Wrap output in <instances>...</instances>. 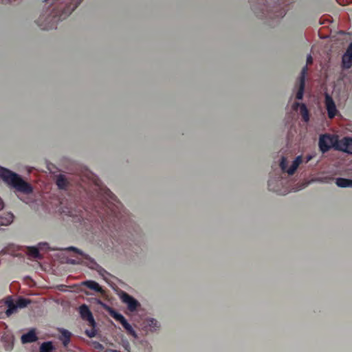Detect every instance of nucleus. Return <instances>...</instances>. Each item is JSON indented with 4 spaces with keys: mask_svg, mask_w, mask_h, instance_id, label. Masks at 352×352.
<instances>
[{
    "mask_svg": "<svg viewBox=\"0 0 352 352\" xmlns=\"http://www.w3.org/2000/svg\"><path fill=\"white\" fill-rule=\"evenodd\" d=\"M91 179L94 184L92 197L98 199L102 204L103 208H95V212L101 218L102 221L107 225L109 222L115 226L116 221H125L126 211L122 204L117 199L116 196L103 186L100 179L91 174Z\"/></svg>",
    "mask_w": 352,
    "mask_h": 352,
    "instance_id": "1",
    "label": "nucleus"
},
{
    "mask_svg": "<svg viewBox=\"0 0 352 352\" xmlns=\"http://www.w3.org/2000/svg\"><path fill=\"white\" fill-rule=\"evenodd\" d=\"M78 1H45L38 19L36 21L42 30L56 28V24L67 18L77 7Z\"/></svg>",
    "mask_w": 352,
    "mask_h": 352,
    "instance_id": "2",
    "label": "nucleus"
},
{
    "mask_svg": "<svg viewBox=\"0 0 352 352\" xmlns=\"http://www.w3.org/2000/svg\"><path fill=\"white\" fill-rule=\"evenodd\" d=\"M253 10L259 17L282 18L286 14L280 1H256Z\"/></svg>",
    "mask_w": 352,
    "mask_h": 352,
    "instance_id": "3",
    "label": "nucleus"
},
{
    "mask_svg": "<svg viewBox=\"0 0 352 352\" xmlns=\"http://www.w3.org/2000/svg\"><path fill=\"white\" fill-rule=\"evenodd\" d=\"M0 177L10 187L17 192L29 195L33 192L32 185L22 179V177L9 169L0 167Z\"/></svg>",
    "mask_w": 352,
    "mask_h": 352,
    "instance_id": "4",
    "label": "nucleus"
},
{
    "mask_svg": "<svg viewBox=\"0 0 352 352\" xmlns=\"http://www.w3.org/2000/svg\"><path fill=\"white\" fill-rule=\"evenodd\" d=\"M65 250L74 251L82 256L80 258L78 259L69 258L67 260V263L72 265H84L91 270H96L99 274V275L101 276L103 279L107 281L109 280V278L111 277V274L107 271H106L102 267L98 264L93 258L89 256L88 254H85L80 250L73 246H69L65 248Z\"/></svg>",
    "mask_w": 352,
    "mask_h": 352,
    "instance_id": "5",
    "label": "nucleus"
},
{
    "mask_svg": "<svg viewBox=\"0 0 352 352\" xmlns=\"http://www.w3.org/2000/svg\"><path fill=\"white\" fill-rule=\"evenodd\" d=\"M98 304L100 305L106 311H107L112 318H113L116 321L119 322L122 325L123 328L126 330L129 335L132 336L135 338L138 337L135 331L121 314L117 312L112 307H109L100 300H98Z\"/></svg>",
    "mask_w": 352,
    "mask_h": 352,
    "instance_id": "6",
    "label": "nucleus"
},
{
    "mask_svg": "<svg viewBox=\"0 0 352 352\" xmlns=\"http://www.w3.org/2000/svg\"><path fill=\"white\" fill-rule=\"evenodd\" d=\"M337 142L336 138L329 134H324L320 136L319 148L322 153L327 152L331 147L336 145Z\"/></svg>",
    "mask_w": 352,
    "mask_h": 352,
    "instance_id": "7",
    "label": "nucleus"
},
{
    "mask_svg": "<svg viewBox=\"0 0 352 352\" xmlns=\"http://www.w3.org/2000/svg\"><path fill=\"white\" fill-rule=\"evenodd\" d=\"M61 212L66 216L72 217L74 221L80 222L85 218V214L86 211H82L80 209L73 208L71 206H66L62 209Z\"/></svg>",
    "mask_w": 352,
    "mask_h": 352,
    "instance_id": "8",
    "label": "nucleus"
},
{
    "mask_svg": "<svg viewBox=\"0 0 352 352\" xmlns=\"http://www.w3.org/2000/svg\"><path fill=\"white\" fill-rule=\"evenodd\" d=\"M302 162V157L301 156H298L295 158L294 160H293L292 165L289 168H287V162L285 157H283L280 163V168L283 171L286 172L288 173V175H292L294 173L298 166Z\"/></svg>",
    "mask_w": 352,
    "mask_h": 352,
    "instance_id": "9",
    "label": "nucleus"
},
{
    "mask_svg": "<svg viewBox=\"0 0 352 352\" xmlns=\"http://www.w3.org/2000/svg\"><path fill=\"white\" fill-rule=\"evenodd\" d=\"M141 327L146 333H153L160 329V324L153 318H146L142 320Z\"/></svg>",
    "mask_w": 352,
    "mask_h": 352,
    "instance_id": "10",
    "label": "nucleus"
},
{
    "mask_svg": "<svg viewBox=\"0 0 352 352\" xmlns=\"http://www.w3.org/2000/svg\"><path fill=\"white\" fill-rule=\"evenodd\" d=\"M324 104L328 117L330 119L333 118L338 113V109L332 97L327 93L324 94Z\"/></svg>",
    "mask_w": 352,
    "mask_h": 352,
    "instance_id": "11",
    "label": "nucleus"
},
{
    "mask_svg": "<svg viewBox=\"0 0 352 352\" xmlns=\"http://www.w3.org/2000/svg\"><path fill=\"white\" fill-rule=\"evenodd\" d=\"M79 314L83 320L88 322V325L94 326L96 324L93 314L87 305L83 304L79 307Z\"/></svg>",
    "mask_w": 352,
    "mask_h": 352,
    "instance_id": "12",
    "label": "nucleus"
},
{
    "mask_svg": "<svg viewBox=\"0 0 352 352\" xmlns=\"http://www.w3.org/2000/svg\"><path fill=\"white\" fill-rule=\"evenodd\" d=\"M120 298L122 302L126 305L128 309L131 311H135L138 307L140 306V302L136 299L126 292L122 293Z\"/></svg>",
    "mask_w": 352,
    "mask_h": 352,
    "instance_id": "13",
    "label": "nucleus"
},
{
    "mask_svg": "<svg viewBox=\"0 0 352 352\" xmlns=\"http://www.w3.org/2000/svg\"><path fill=\"white\" fill-rule=\"evenodd\" d=\"M342 65L346 69H350L352 67V42L349 44L346 52L342 56Z\"/></svg>",
    "mask_w": 352,
    "mask_h": 352,
    "instance_id": "14",
    "label": "nucleus"
},
{
    "mask_svg": "<svg viewBox=\"0 0 352 352\" xmlns=\"http://www.w3.org/2000/svg\"><path fill=\"white\" fill-rule=\"evenodd\" d=\"M307 67L305 66L300 73V76L299 78V88L296 93V98L298 100H301L303 96L305 85V76L307 72Z\"/></svg>",
    "mask_w": 352,
    "mask_h": 352,
    "instance_id": "15",
    "label": "nucleus"
},
{
    "mask_svg": "<svg viewBox=\"0 0 352 352\" xmlns=\"http://www.w3.org/2000/svg\"><path fill=\"white\" fill-rule=\"evenodd\" d=\"M283 181L280 177L270 178L268 181V188L271 191L281 194Z\"/></svg>",
    "mask_w": 352,
    "mask_h": 352,
    "instance_id": "16",
    "label": "nucleus"
},
{
    "mask_svg": "<svg viewBox=\"0 0 352 352\" xmlns=\"http://www.w3.org/2000/svg\"><path fill=\"white\" fill-rule=\"evenodd\" d=\"M336 148L345 153L352 154V138H343Z\"/></svg>",
    "mask_w": 352,
    "mask_h": 352,
    "instance_id": "17",
    "label": "nucleus"
},
{
    "mask_svg": "<svg viewBox=\"0 0 352 352\" xmlns=\"http://www.w3.org/2000/svg\"><path fill=\"white\" fill-rule=\"evenodd\" d=\"M21 340L23 344H28L36 342L38 340V337L35 330L31 329L28 333L23 334Z\"/></svg>",
    "mask_w": 352,
    "mask_h": 352,
    "instance_id": "18",
    "label": "nucleus"
},
{
    "mask_svg": "<svg viewBox=\"0 0 352 352\" xmlns=\"http://www.w3.org/2000/svg\"><path fill=\"white\" fill-rule=\"evenodd\" d=\"M82 285L86 286L90 289H92L96 292L102 293L103 289L100 285L94 280H85L82 283Z\"/></svg>",
    "mask_w": 352,
    "mask_h": 352,
    "instance_id": "19",
    "label": "nucleus"
},
{
    "mask_svg": "<svg viewBox=\"0 0 352 352\" xmlns=\"http://www.w3.org/2000/svg\"><path fill=\"white\" fill-rule=\"evenodd\" d=\"M59 332L60 333V339L62 341L63 344L64 345V346H67L70 342V338L72 336V333L65 329H59Z\"/></svg>",
    "mask_w": 352,
    "mask_h": 352,
    "instance_id": "20",
    "label": "nucleus"
},
{
    "mask_svg": "<svg viewBox=\"0 0 352 352\" xmlns=\"http://www.w3.org/2000/svg\"><path fill=\"white\" fill-rule=\"evenodd\" d=\"M336 184L340 188H352V179L338 177L336 179Z\"/></svg>",
    "mask_w": 352,
    "mask_h": 352,
    "instance_id": "21",
    "label": "nucleus"
},
{
    "mask_svg": "<svg viewBox=\"0 0 352 352\" xmlns=\"http://www.w3.org/2000/svg\"><path fill=\"white\" fill-rule=\"evenodd\" d=\"M28 254L32 258L41 259L42 256L39 253L38 248L37 247H29L28 249Z\"/></svg>",
    "mask_w": 352,
    "mask_h": 352,
    "instance_id": "22",
    "label": "nucleus"
},
{
    "mask_svg": "<svg viewBox=\"0 0 352 352\" xmlns=\"http://www.w3.org/2000/svg\"><path fill=\"white\" fill-rule=\"evenodd\" d=\"M6 303L8 306V309L6 311V314L7 316H11L12 314L17 311L18 306L16 303L14 304L12 300H7Z\"/></svg>",
    "mask_w": 352,
    "mask_h": 352,
    "instance_id": "23",
    "label": "nucleus"
},
{
    "mask_svg": "<svg viewBox=\"0 0 352 352\" xmlns=\"http://www.w3.org/2000/svg\"><path fill=\"white\" fill-rule=\"evenodd\" d=\"M295 106H300V113L302 117V119L304 120L305 122H308L309 121V112H308V110H307V108L306 107V105L305 104H300L298 102H296L294 104Z\"/></svg>",
    "mask_w": 352,
    "mask_h": 352,
    "instance_id": "24",
    "label": "nucleus"
},
{
    "mask_svg": "<svg viewBox=\"0 0 352 352\" xmlns=\"http://www.w3.org/2000/svg\"><path fill=\"white\" fill-rule=\"evenodd\" d=\"M56 185L60 189H66L68 185V182L65 176L59 175L56 179Z\"/></svg>",
    "mask_w": 352,
    "mask_h": 352,
    "instance_id": "25",
    "label": "nucleus"
},
{
    "mask_svg": "<svg viewBox=\"0 0 352 352\" xmlns=\"http://www.w3.org/2000/svg\"><path fill=\"white\" fill-rule=\"evenodd\" d=\"M53 349L54 347L52 342H45L41 344L39 352H52Z\"/></svg>",
    "mask_w": 352,
    "mask_h": 352,
    "instance_id": "26",
    "label": "nucleus"
},
{
    "mask_svg": "<svg viewBox=\"0 0 352 352\" xmlns=\"http://www.w3.org/2000/svg\"><path fill=\"white\" fill-rule=\"evenodd\" d=\"M31 300L24 298H20L16 301V305L18 308H24L26 307L30 303Z\"/></svg>",
    "mask_w": 352,
    "mask_h": 352,
    "instance_id": "27",
    "label": "nucleus"
},
{
    "mask_svg": "<svg viewBox=\"0 0 352 352\" xmlns=\"http://www.w3.org/2000/svg\"><path fill=\"white\" fill-rule=\"evenodd\" d=\"M37 248L38 250H56V248H50V245L46 242H41L37 245Z\"/></svg>",
    "mask_w": 352,
    "mask_h": 352,
    "instance_id": "28",
    "label": "nucleus"
},
{
    "mask_svg": "<svg viewBox=\"0 0 352 352\" xmlns=\"http://www.w3.org/2000/svg\"><path fill=\"white\" fill-rule=\"evenodd\" d=\"M96 325L94 326H91V329H87L85 331V334L90 338H94L96 334H97V330L96 329Z\"/></svg>",
    "mask_w": 352,
    "mask_h": 352,
    "instance_id": "29",
    "label": "nucleus"
},
{
    "mask_svg": "<svg viewBox=\"0 0 352 352\" xmlns=\"http://www.w3.org/2000/svg\"><path fill=\"white\" fill-rule=\"evenodd\" d=\"M122 346L125 351L130 352L131 345L128 341H126V340L123 341Z\"/></svg>",
    "mask_w": 352,
    "mask_h": 352,
    "instance_id": "30",
    "label": "nucleus"
},
{
    "mask_svg": "<svg viewBox=\"0 0 352 352\" xmlns=\"http://www.w3.org/2000/svg\"><path fill=\"white\" fill-rule=\"evenodd\" d=\"M10 340H11L10 343H8L5 346V348L7 351H10L13 348V342H12V338H10Z\"/></svg>",
    "mask_w": 352,
    "mask_h": 352,
    "instance_id": "31",
    "label": "nucleus"
},
{
    "mask_svg": "<svg viewBox=\"0 0 352 352\" xmlns=\"http://www.w3.org/2000/svg\"><path fill=\"white\" fill-rule=\"evenodd\" d=\"M313 62V58H312V56L309 54L307 56V64L309 65V64H311Z\"/></svg>",
    "mask_w": 352,
    "mask_h": 352,
    "instance_id": "32",
    "label": "nucleus"
},
{
    "mask_svg": "<svg viewBox=\"0 0 352 352\" xmlns=\"http://www.w3.org/2000/svg\"><path fill=\"white\" fill-rule=\"evenodd\" d=\"M3 202L2 199L0 198V210L3 209Z\"/></svg>",
    "mask_w": 352,
    "mask_h": 352,
    "instance_id": "33",
    "label": "nucleus"
},
{
    "mask_svg": "<svg viewBox=\"0 0 352 352\" xmlns=\"http://www.w3.org/2000/svg\"><path fill=\"white\" fill-rule=\"evenodd\" d=\"M21 200H22V201H23V202H25V204H28V201H26V200H24V199H21Z\"/></svg>",
    "mask_w": 352,
    "mask_h": 352,
    "instance_id": "34",
    "label": "nucleus"
},
{
    "mask_svg": "<svg viewBox=\"0 0 352 352\" xmlns=\"http://www.w3.org/2000/svg\"><path fill=\"white\" fill-rule=\"evenodd\" d=\"M105 352H113V350H107Z\"/></svg>",
    "mask_w": 352,
    "mask_h": 352,
    "instance_id": "35",
    "label": "nucleus"
},
{
    "mask_svg": "<svg viewBox=\"0 0 352 352\" xmlns=\"http://www.w3.org/2000/svg\"><path fill=\"white\" fill-rule=\"evenodd\" d=\"M113 352H121V351H118V350H113Z\"/></svg>",
    "mask_w": 352,
    "mask_h": 352,
    "instance_id": "36",
    "label": "nucleus"
},
{
    "mask_svg": "<svg viewBox=\"0 0 352 352\" xmlns=\"http://www.w3.org/2000/svg\"><path fill=\"white\" fill-rule=\"evenodd\" d=\"M340 5L342 6H345V4H344V3H340Z\"/></svg>",
    "mask_w": 352,
    "mask_h": 352,
    "instance_id": "37",
    "label": "nucleus"
}]
</instances>
